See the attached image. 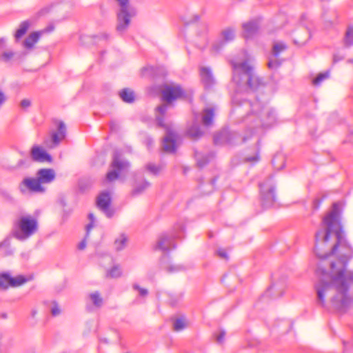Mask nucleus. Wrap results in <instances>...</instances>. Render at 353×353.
<instances>
[{
  "instance_id": "obj_1",
  "label": "nucleus",
  "mask_w": 353,
  "mask_h": 353,
  "mask_svg": "<svg viewBox=\"0 0 353 353\" xmlns=\"http://www.w3.org/2000/svg\"><path fill=\"white\" fill-rule=\"evenodd\" d=\"M325 230H319L315 234L314 252L321 259H326L334 254L338 248L341 252L337 262L330 264L331 275L329 280L323 275L315 284L319 303L322 306L325 304V296H331L332 306L337 310H345L351 303L349 295L351 282H353V272H347L346 265L352 257L353 250L345 239L339 214L332 210L323 219Z\"/></svg>"
},
{
  "instance_id": "obj_2",
  "label": "nucleus",
  "mask_w": 353,
  "mask_h": 353,
  "mask_svg": "<svg viewBox=\"0 0 353 353\" xmlns=\"http://www.w3.org/2000/svg\"><path fill=\"white\" fill-rule=\"evenodd\" d=\"M232 81L239 87L245 86L247 90L256 91L263 86L262 79L256 74L254 67L249 60L238 63L231 62Z\"/></svg>"
},
{
  "instance_id": "obj_3",
  "label": "nucleus",
  "mask_w": 353,
  "mask_h": 353,
  "mask_svg": "<svg viewBox=\"0 0 353 353\" xmlns=\"http://www.w3.org/2000/svg\"><path fill=\"white\" fill-rule=\"evenodd\" d=\"M37 228L38 223L34 218L23 216L13 221L10 234L14 239L23 241L32 236Z\"/></svg>"
},
{
  "instance_id": "obj_4",
  "label": "nucleus",
  "mask_w": 353,
  "mask_h": 353,
  "mask_svg": "<svg viewBox=\"0 0 353 353\" xmlns=\"http://www.w3.org/2000/svg\"><path fill=\"white\" fill-rule=\"evenodd\" d=\"M119 6V10L117 14V25L116 30L123 33L128 28L131 18L136 15L135 9L130 5L129 0H116Z\"/></svg>"
},
{
  "instance_id": "obj_5",
  "label": "nucleus",
  "mask_w": 353,
  "mask_h": 353,
  "mask_svg": "<svg viewBox=\"0 0 353 353\" xmlns=\"http://www.w3.org/2000/svg\"><path fill=\"white\" fill-rule=\"evenodd\" d=\"M244 103L249 108H252V112L248 114L243 120L244 122L249 124V128H251L252 130L259 127H265L267 125L261 118L262 114H266L269 117L273 116L274 112L272 111L268 110L263 113V111L261 110L259 112H257L258 110L261 108L259 102L251 103L249 101H245Z\"/></svg>"
},
{
  "instance_id": "obj_6",
  "label": "nucleus",
  "mask_w": 353,
  "mask_h": 353,
  "mask_svg": "<svg viewBox=\"0 0 353 353\" xmlns=\"http://www.w3.org/2000/svg\"><path fill=\"white\" fill-rule=\"evenodd\" d=\"M130 163L125 160L119 151H114L110 164V170L106 174V180L109 182L118 179L120 175L128 170Z\"/></svg>"
},
{
  "instance_id": "obj_7",
  "label": "nucleus",
  "mask_w": 353,
  "mask_h": 353,
  "mask_svg": "<svg viewBox=\"0 0 353 353\" xmlns=\"http://www.w3.org/2000/svg\"><path fill=\"white\" fill-rule=\"evenodd\" d=\"M262 205L267 208L273 205L276 201L275 185L271 179L259 184Z\"/></svg>"
},
{
  "instance_id": "obj_8",
  "label": "nucleus",
  "mask_w": 353,
  "mask_h": 353,
  "mask_svg": "<svg viewBox=\"0 0 353 353\" xmlns=\"http://www.w3.org/2000/svg\"><path fill=\"white\" fill-rule=\"evenodd\" d=\"M19 189L23 194L28 191L34 193H43L46 188L41 185L37 176L24 178L19 185Z\"/></svg>"
},
{
  "instance_id": "obj_9",
  "label": "nucleus",
  "mask_w": 353,
  "mask_h": 353,
  "mask_svg": "<svg viewBox=\"0 0 353 353\" xmlns=\"http://www.w3.org/2000/svg\"><path fill=\"white\" fill-rule=\"evenodd\" d=\"M66 136V126L63 121H59L57 122V130L50 133V138L44 141L46 146L54 148L59 145L61 141L65 139Z\"/></svg>"
},
{
  "instance_id": "obj_10",
  "label": "nucleus",
  "mask_w": 353,
  "mask_h": 353,
  "mask_svg": "<svg viewBox=\"0 0 353 353\" xmlns=\"http://www.w3.org/2000/svg\"><path fill=\"white\" fill-rule=\"evenodd\" d=\"M185 97V92L180 85H166L162 91L163 100L168 103Z\"/></svg>"
},
{
  "instance_id": "obj_11",
  "label": "nucleus",
  "mask_w": 353,
  "mask_h": 353,
  "mask_svg": "<svg viewBox=\"0 0 353 353\" xmlns=\"http://www.w3.org/2000/svg\"><path fill=\"white\" fill-rule=\"evenodd\" d=\"M179 235L174 234L163 233L161 234L155 245V250H162L163 252H169L171 249L176 248L174 239Z\"/></svg>"
},
{
  "instance_id": "obj_12",
  "label": "nucleus",
  "mask_w": 353,
  "mask_h": 353,
  "mask_svg": "<svg viewBox=\"0 0 353 353\" xmlns=\"http://www.w3.org/2000/svg\"><path fill=\"white\" fill-rule=\"evenodd\" d=\"M111 196L108 191L101 192L97 199V205L102 212H103L107 217L111 218L114 214V210L110 209Z\"/></svg>"
},
{
  "instance_id": "obj_13",
  "label": "nucleus",
  "mask_w": 353,
  "mask_h": 353,
  "mask_svg": "<svg viewBox=\"0 0 353 353\" xmlns=\"http://www.w3.org/2000/svg\"><path fill=\"white\" fill-rule=\"evenodd\" d=\"M176 132L171 130H168L165 137L163 139V150L165 152L174 153L176 150Z\"/></svg>"
},
{
  "instance_id": "obj_14",
  "label": "nucleus",
  "mask_w": 353,
  "mask_h": 353,
  "mask_svg": "<svg viewBox=\"0 0 353 353\" xmlns=\"http://www.w3.org/2000/svg\"><path fill=\"white\" fill-rule=\"evenodd\" d=\"M31 158L34 161L39 163H52V157L41 147L34 145L31 149Z\"/></svg>"
},
{
  "instance_id": "obj_15",
  "label": "nucleus",
  "mask_w": 353,
  "mask_h": 353,
  "mask_svg": "<svg viewBox=\"0 0 353 353\" xmlns=\"http://www.w3.org/2000/svg\"><path fill=\"white\" fill-rule=\"evenodd\" d=\"M200 76L201 83L205 89H210L214 85L216 81L210 68L201 67Z\"/></svg>"
},
{
  "instance_id": "obj_16",
  "label": "nucleus",
  "mask_w": 353,
  "mask_h": 353,
  "mask_svg": "<svg viewBox=\"0 0 353 353\" xmlns=\"http://www.w3.org/2000/svg\"><path fill=\"white\" fill-rule=\"evenodd\" d=\"M41 185L50 183L56 177L55 171L52 168L39 169L36 174Z\"/></svg>"
},
{
  "instance_id": "obj_17",
  "label": "nucleus",
  "mask_w": 353,
  "mask_h": 353,
  "mask_svg": "<svg viewBox=\"0 0 353 353\" xmlns=\"http://www.w3.org/2000/svg\"><path fill=\"white\" fill-rule=\"evenodd\" d=\"M243 37L246 39L252 38L259 32V25L256 20H252L242 25Z\"/></svg>"
},
{
  "instance_id": "obj_18",
  "label": "nucleus",
  "mask_w": 353,
  "mask_h": 353,
  "mask_svg": "<svg viewBox=\"0 0 353 353\" xmlns=\"http://www.w3.org/2000/svg\"><path fill=\"white\" fill-rule=\"evenodd\" d=\"M223 41H221L219 44H214L212 47V50L214 52H219L220 49L224 45V43L232 41L234 39L235 34L234 30L232 28H228L222 31L221 33Z\"/></svg>"
},
{
  "instance_id": "obj_19",
  "label": "nucleus",
  "mask_w": 353,
  "mask_h": 353,
  "mask_svg": "<svg viewBox=\"0 0 353 353\" xmlns=\"http://www.w3.org/2000/svg\"><path fill=\"white\" fill-rule=\"evenodd\" d=\"M186 134L190 138L196 141L203 137L204 132L198 123H194L188 128Z\"/></svg>"
},
{
  "instance_id": "obj_20",
  "label": "nucleus",
  "mask_w": 353,
  "mask_h": 353,
  "mask_svg": "<svg viewBox=\"0 0 353 353\" xmlns=\"http://www.w3.org/2000/svg\"><path fill=\"white\" fill-rule=\"evenodd\" d=\"M119 95L122 101L125 103H132L135 101V94L132 90L130 88L122 89Z\"/></svg>"
},
{
  "instance_id": "obj_21",
  "label": "nucleus",
  "mask_w": 353,
  "mask_h": 353,
  "mask_svg": "<svg viewBox=\"0 0 353 353\" xmlns=\"http://www.w3.org/2000/svg\"><path fill=\"white\" fill-rule=\"evenodd\" d=\"M214 117V110L212 108H205L203 110L202 116L203 124L205 126H210L213 123Z\"/></svg>"
},
{
  "instance_id": "obj_22",
  "label": "nucleus",
  "mask_w": 353,
  "mask_h": 353,
  "mask_svg": "<svg viewBox=\"0 0 353 353\" xmlns=\"http://www.w3.org/2000/svg\"><path fill=\"white\" fill-rule=\"evenodd\" d=\"M41 36V33L34 32L31 33L23 41V46L26 48L30 49L38 41Z\"/></svg>"
},
{
  "instance_id": "obj_23",
  "label": "nucleus",
  "mask_w": 353,
  "mask_h": 353,
  "mask_svg": "<svg viewBox=\"0 0 353 353\" xmlns=\"http://www.w3.org/2000/svg\"><path fill=\"white\" fill-rule=\"evenodd\" d=\"M150 186V183L146 180H143L140 184H137L133 188L131 195L132 196H138L142 194L146 189Z\"/></svg>"
},
{
  "instance_id": "obj_24",
  "label": "nucleus",
  "mask_w": 353,
  "mask_h": 353,
  "mask_svg": "<svg viewBox=\"0 0 353 353\" xmlns=\"http://www.w3.org/2000/svg\"><path fill=\"white\" fill-rule=\"evenodd\" d=\"M343 44L346 48L353 46V26H349L347 28L343 38Z\"/></svg>"
},
{
  "instance_id": "obj_25",
  "label": "nucleus",
  "mask_w": 353,
  "mask_h": 353,
  "mask_svg": "<svg viewBox=\"0 0 353 353\" xmlns=\"http://www.w3.org/2000/svg\"><path fill=\"white\" fill-rule=\"evenodd\" d=\"M287 48V45L283 42L275 43L272 47V54L274 58H278L279 54Z\"/></svg>"
},
{
  "instance_id": "obj_26",
  "label": "nucleus",
  "mask_w": 353,
  "mask_h": 353,
  "mask_svg": "<svg viewBox=\"0 0 353 353\" xmlns=\"http://www.w3.org/2000/svg\"><path fill=\"white\" fill-rule=\"evenodd\" d=\"M195 158L196 160V163L198 167L200 168H203L210 162V155L209 154H201L199 152L195 153Z\"/></svg>"
},
{
  "instance_id": "obj_27",
  "label": "nucleus",
  "mask_w": 353,
  "mask_h": 353,
  "mask_svg": "<svg viewBox=\"0 0 353 353\" xmlns=\"http://www.w3.org/2000/svg\"><path fill=\"white\" fill-rule=\"evenodd\" d=\"M30 26V23L28 21H23L21 23L19 29L17 30L15 33V38L17 39H20L21 37H23L26 32L28 31Z\"/></svg>"
},
{
  "instance_id": "obj_28",
  "label": "nucleus",
  "mask_w": 353,
  "mask_h": 353,
  "mask_svg": "<svg viewBox=\"0 0 353 353\" xmlns=\"http://www.w3.org/2000/svg\"><path fill=\"white\" fill-rule=\"evenodd\" d=\"M11 276L8 273H2L0 274V288L6 290L10 286Z\"/></svg>"
},
{
  "instance_id": "obj_29",
  "label": "nucleus",
  "mask_w": 353,
  "mask_h": 353,
  "mask_svg": "<svg viewBox=\"0 0 353 353\" xmlns=\"http://www.w3.org/2000/svg\"><path fill=\"white\" fill-rule=\"evenodd\" d=\"M185 319L183 317L176 319L173 322V330L175 332H180L186 327Z\"/></svg>"
},
{
  "instance_id": "obj_30",
  "label": "nucleus",
  "mask_w": 353,
  "mask_h": 353,
  "mask_svg": "<svg viewBox=\"0 0 353 353\" xmlns=\"http://www.w3.org/2000/svg\"><path fill=\"white\" fill-rule=\"evenodd\" d=\"M145 169L152 174L157 176L159 174L163 168L161 165H157L152 163H148L145 165Z\"/></svg>"
},
{
  "instance_id": "obj_31",
  "label": "nucleus",
  "mask_w": 353,
  "mask_h": 353,
  "mask_svg": "<svg viewBox=\"0 0 353 353\" xmlns=\"http://www.w3.org/2000/svg\"><path fill=\"white\" fill-rule=\"evenodd\" d=\"M90 298L94 306L100 307L103 305V299L99 292L96 291L90 294Z\"/></svg>"
},
{
  "instance_id": "obj_32",
  "label": "nucleus",
  "mask_w": 353,
  "mask_h": 353,
  "mask_svg": "<svg viewBox=\"0 0 353 353\" xmlns=\"http://www.w3.org/2000/svg\"><path fill=\"white\" fill-rule=\"evenodd\" d=\"M10 281L11 287H18L27 282L28 279L22 275H19L16 277L11 276V280Z\"/></svg>"
},
{
  "instance_id": "obj_33",
  "label": "nucleus",
  "mask_w": 353,
  "mask_h": 353,
  "mask_svg": "<svg viewBox=\"0 0 353 353\" xmlns=\"http://www.w3.org/2000/svg\"><path fill=\"white\" fill-rule=\"evenodd\" d=\"M127 237L125 234H121L120 237L114 241L115 249L120 251L124 248L127 242Z\"/></svg>"
},
{
  "instance_id": "obj_34",
  "label": "nucleus",
  "mask_w": 353,
  "mask_h": 353,
  "mask_svg": "<svg viewBox=\"0 0 353 353\" xmlns=\"http://www.w3.org/2000/svg\"><path fill=\"white\" fill-rule=\"evenodd\" d=\"M303 32L305 35L304 39H300V38L295 37L294 39V43L295 44H297L299 46H303V45L305 44L307 42V41L310 39V34L308 32V30L304 29Z\"/></svg>"
},
{
  "instance_id": "obj_35",
  "label": "nucleus",
  "mask_w": 353,
  "mask_h": 353,
  "mask_svg": "<svg viewBox=\"0 0 353 353\" xmlns=\"http://www.w3.org/2000/svg\"><path fill=\"white\" fill-rule=\"evenodd\" d=\"M329 77V72H325L323 73H321L318 74V76L314 78L312 81V83L315 86H319L323 81L327 79Z\"/></svg>"
},
{
  "instance_id": "obj_36",
  "label": "nucleus",
  "mask_w": 353,
  "mask_h": 353,
  "mask_svg": "<svg viewBox=\"0 0 353 353\" xmlns=\"http://www.w3.org/2000/svg\"><path fill=\"white\" fill-rule=\"evenodd\" d=\"M121 271L118 265L112 267L108 272L107 276L111 278H118L121 276Z\"/></svg>"
},
{
  "instance_id": "obj_37",
  "label": "nucleus",
  "mask_w": 353,
  "mask_h": 353,
  "mask_svg": "<svg viewBox=\"0 0 353 353\" xmlns=\"http://www.w3.org/2000/svg\"><path fill=\"white\" fill-rule=\"evenodd\" d=\"M282 60L275 58L274 59H270L268 63V66L270 69L274 70L279 68L282 63Z\"/></svg>"
},
{
  "instance_id": "obj_38",
  "label": "nucleus",
  "mask_w": 353,
  "mask_h": 353,
  "mask_svg": "<svg viewBox=\"0 0 353 353\" xmlns=\"http://www.w3.org/2000/svg\"><path fill=\"white\" fill-rule=\"evenodd\" d=\"M165 270L169 273H174L179 271H181L184 270V267L183 265H170L167 266Z\"/></svg>"
},
{
  "instance_id": "obj_39",
  "label": "nucleus",
  "mask_w": 353,
  "mask_h": 353,
  "mask_svg": "<svg viewBox=\"0 0 353 353\" xmlns=\"http://www.w3.org/2000/svg\"><path fill=\"white\" fill-rule=\"evenodd\" d=\"M88 219L90 220V223L86 225V236H88L90 231L93 228L95 221V218L92 213H90L88 214Z\"/></svg>"
},
{
  "instance_id": "obj_40",
  "label": "nucleus",
  "mask_w": 353,
  "mask_h": 353,
  "mask_svg": "<svg viewBox=\"0 0 353 353\" xmlns=\"http://www.w3.org/2000/svg\"><path fill=\"white\" fill-rule=\"evenodd\" d=\"M133 288L137 291H139V295L141 296H145L148 295V291L147 289H145V288H141L139 285L137 284H134L133 285Z\"/></svg>"
},
{
  "instance_id": "obj_41",
  "label": "nucleus",
  "mask_w": 353,
  "mask_h": 353,
  "mask_svg": "<svg viewBox=\"0 0 353 353\" xmlns=\"http://www.w3.org/2000/svg\"><path fill=\"white\" fill-rule=\"evenodd\" d=\"M14 56V53L12 52H5L1 54V59L4 61H10L12 57Z\"/></svg>"
},
{
  "instance_id": "obj_42",
  "label": "nucleus",
  "mask_w": 353,
  "mask_h": 353,
  "mask_svg": "<svg viewBox=\"0 0 353 353\" xmlns=\"http://www.w3.org/2000/svg\"><path fill=\"white\" fill-rule=\"evenodd\" d=\"M51 313L53 316H57L61 313L59 305L57 302H53V306L51 309Z\"/></svg>"
},
{
  "instance_id": "obj_43",
  "label": "nucleus",
  "mask_w": 353,
  "mask_h": 353,
  "mask_svg": "<svg viewBox=\"0 0 353 353\" xmlns=\"http://www.w3.org/2000/svg\"><path fill=\"white\" fill-rule=\"evenodd\" d=\"M216 254L221 259L225 260L228 259V254L226 251L223 248H219V250H217Z\"/></svg>"
},
{
  "instance_id": "obj_44",
  "label": "nucleus",
  "mask_w": 353,
  "mask_h": 353,
  "mask_svg": "<svg viewBox=\"0 0 353 353\" xmlns=\"http://www.w3.org/2000/svg\"><path fill=\"white\" fill-rule=\"evenodd\" d=\"M168 110V105L165 104H162L157 108V111L160 114V115L164 116Z\"/></svg>"
},
{
  "instance_id": "obj_45",
  "label": "nucleus",
  "mask_w": 353,
  "mask_h": 353,
  "mask_svg": "<svg viewBox=\"0 0 353 353\" xmlns=\"http://www.w3.org/2000/svg\"><path fill=\"white\" fill-rule=\"evenodd\" d=\"M225 336V330H221L220 333L216 336V341L219 343H222L224 341Z\"/></svg>"
},
{
  "instance_id": "obj_46",
  "label": "nucleus",
  "mask_w": 353,
  "mask_h": 353,
  "mask_svg": "<svg viewBox=\"0 0 353 353\" xmlns=\"http://www.w3.org/2000/svg\"><path fill=\"white\" fill-rule=\"evenodd\" d=\"M157 124L160 127H165L164 117L162 115H157L156 117Z\"/></svg>"
},
{
  "instance_id": "obj_47",
  "label": "nucleus",
  "mask_w": 353,
  "mask_h": 353,
  "mask_svg": "<svg viewBox=\"0 0 353 353\" xmlns=\"http://www.w3.org/2000/svg\"><path fill=\"white\" fill-rule=\"evenodd\" d=\"M21 108H27L28 107L30 106L31 105V101L29 100V99H23L21 101V103H20Z\"/></svg>"
},
{
  "instance_id": "obj_48",
  "label": "nucleus",
  "mask_w": 353,
  "mask_h": 353,
  "mask_svg": "<svg viewBox=\"0 0 353 353\" xmlns=\"http://www.w3.org/2000/svg\"><path fill=\"white\" fill-rule=\"evenodd\" d=\"M51 7H45L42 8L39 12V14L40 16L45 15L48 14L50 11Z\"/></svg>"
},
{
  "instance_id": "obj_49",
  "label": "nucleus",
  "mask_w": 353,
  "mask_h": 353,
  "mask_svg": "<svg viewBox=\"0 0 353 353\" xmlns=\"http://www.w3.org/2000/svg\"><path fill=\"white\" fill-rule=\"evenodd\" d=\"M6 97L5 94L1 90H0V108L6 102Z\"/></svg>"
},
{
  "instance_id": "obj_50",
  "label": "nucleus",
  "mask_w": 353,
  "mask_h": 353,
  "mask_svg": "<svg viewBox=\"0 0 353 353\" xmlns=\"http://www.w3.org/2000/svg\"><path fill=\"white\" fill-rule=\"evenodd\" d=\"M343 59H344V57L341 56L338 54H334V57H333V62L337 63V62L343 60Z\"/></svg>"
},
{
  "instance_id": "obj_51",
  "label": "nucleus",
  "mask_w": 353,
  "mask_h": 353,
  "mask_svg": "<svg viewBox=\"0 0 353 353\" xmlns=\"http://www.w3.org/2000/svg\"><path fill=\"white\" fill-rule=\"evenodd\" d=\"M6 340H9V338L3 334H0V347L3 345V341Z\"/></svg>"
},
{
  "instance_id": "obj_52",
  "label": "nucleus",
  "mask_w": 353,
  "mask_h": 353,
  "mask_svg": "<svg viewBox=\"0 0 353 353\" xmlns=\"http://www.w3.org/2000/svg\"><path fill=\"white\" fill-rule=\"evenodd\" d=\"M3 246H10V241L8 239H5L3 241L0 243V248Z\"/></svg>"
},
{
  "instance_id": "obj_53",
  "label": "nucleus",
  "mask_w": 353,
  "mask_h": 353,
  "mask_svg": "<svg viewBox=\"0 0 353 353\" xmlns=\"http://www.w3.org/2000/svg\"><path fill=\"white\" fill-rule=\"evenodd\" d=\"M86 246L85 240H83L78 245V248L79 250H83Z\"/></svg>"
},
{
  "instance_id": "obj_54",
  "label": "nucleus",
  "mask_w": 353,
  "mask_h": 353,
  "mask_svg": "<svg viewBox=\"0 0 353 353\" xmlns=\"http://www.w3.org/2000/svg\"><path fill=\"white\" fill-rule=\"evenodd\" d=\"M26 164V161L24 159H21L18 161L17 166L18 168H21Z\"/></svg>"
},
{
  "instance_id": "obj_55",
  "label": "nucleus",
  "mask_w": 353,
  "mask_h": 353,
  "mask_svg": "<svg viewBox=\"0 0 353 353\" xmlns=\"http://www.w3.org/2000/svg\"><path fill=\"white\" fill-rule=\"evenodd\" d=\"M146 142H147V145H148V148L152 147V145L153 144V140L152 139H150V138L147 139Z\"/></svg>"
},
{
  "instance_id": "obj_56",
  "label": "nucleus",
  "mask_w": 353,
  "mask_h": 353,
  "mask_svg": "<svg viewBox=\"0 0 353 353\" xmlns=\"http://www.w3.org/2000/svg\"><path fill=\"white\" fill-rule=\"evenodd\" d=\"M12 253H13V251H12V250H10V249H8V250H6L5 251V252H4L3 255H4V256H8V255H11V254H12Z\"/></svg>"
},
{
  "instance_id": "obj_57",
  "label": "nucleus",
  "mask_w": 353,
  "mask_h": 353,
  "mask_svg": "<svg viewBox=\"0 0 353 353\" xmlns=\"http://www.w3.org/2000/svg\"><path fill=\"white\" fill-rule=\"evenodd\" d=\"M229 134L227 132H222L220 134L219 137L221 139H226Z\"/></svg>"
},
{
  "instance_id": "obj_58",
  "label": "nucleus",
  "mask_w": 353,
  "mask_h": 353,
  "mask_svg": "<svg viewBox=\"0 0 353 353\" xmlns=\"http://www.w3.org/2000/svg\"><path fill=\"white\" fill-rule=\"evenodd\" d=\"M109 37H110V36H109V34H107V33H103V34H101V38H103V39H106V40H107V39H109Z\"/></svg>"
},
{
  "instance_id": "obj_59",
  "label": "nucleus",
  "mask_w": 353,
  "mask_h": 353,
  "mask_svg": "<svg viewBox=\"0 0 353 353\" xmlns=\"http://www.w3.org/2000/svg\"><path fill=\"white\" fill-rule=\"evenodd\" d=\"M248 160L250 161H258L259 160V157L256 156V157H252V158H248Z\"/></svg>"
},
{
  "instance_id": "obj_60",
  "label": "nucleus",
  "mask_w": 353,
  "mask_h": 353,
  "mask_svg": "<svg viewBox=\"0 0 353 353\" xmlns=\"http://www.w3.org/2000/svg\"><path fill=\"white\" fill-rule=\"evenodd\" d=\"M215 183H216V179H213L211 180L210 185L212 188H213L214 184H215Z\"/></svg>"
},
{
  "instance_id": "obj_61",
  "label": "nucleus",
  "mask_w": 353,
  "mask_h": 353,
  "mask_svg": "<svg viewBox=\"0 0 353 353\" xmlns=\"http://www.w3.org/2000/svg\"><path fill=\"white\" fill-rule=\"evenodd\" d=\"M5 197L8 200H12V196L8 193H5Z\"/></svg>"
},
{
  "instance_id": "obj_62",
  "label": "nucleus",
  "mask_w": 353,
  "mask_h": 353,
  "mask_svg": "<svg viewBox=\"0 0 353 353\" xmlns=\"http://www.w3.org/2000/svg\"><path fill=\"white\" fill-rule=\"evenodd\" d=\"M219 137H218V136L217 137H214V143L216 144L219 143Z\"/></svg>"
},
{
  "instance_id": "obj_63",
  "label": "nucleus",
  "mask_w": 353,
  "mask_h": 353,
  "mask_svg": "<svg viewBox=\"0 0 353 353\" xmlns=\"http://www.w3.org/2000/svg\"><path fill=\"white\" fill-rule=\"evenodd\" d=\"M54 30V26H50L48 28V31L51 32Z\"/></svg>"
},
{
  "instance_id": "obj_64",
  "label": "nucleus",
  "mask_w": 353,
  "mask_h": 353,
  "mask_svg": "<svg viewBox=\"0 0 353 353\" xmlns=\"http://www.w3.org/2000/svg\"><path fill=\"white\" fill-rule=\"evenodd\" d=\"M272 164L274 165H275V158H274L272 160Z\"/></svg>"
}]
</instances>
